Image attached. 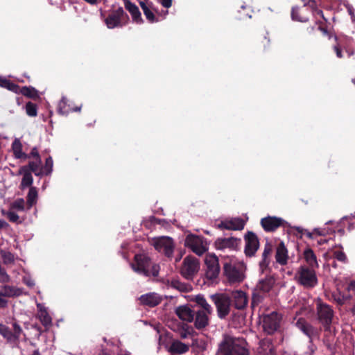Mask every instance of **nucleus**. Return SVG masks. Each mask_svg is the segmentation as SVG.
Returning a JSON list of instances; mask_svg holds the SVG:
<instances>
[{
    "instance_id": "nucleus-22",
    "label": "nucleus",
    "mask_w": 355,
    "mask_h": 355,
    "mask_svg": "<svg viewBox=\"0 0 355 355\" xmlns=\"http://www.w3.org/2000/svg\"><path fill=\"white\" fill-rule=\"evenodd\" d=\"M125 8L130 12L133 22L137 24L144 23L141 12L137 5L132 3L130 0H123Z\"/></svg>"
},
{
    "instance_id": "nucleus-12",
    "label": "nucleus",
    "mask_w": 355,
    "mask_h": 355,
    "mask_svg": "<svg viewBox=\"0 0 355 355\" xmlns=\"http://www.w3.org/2000/svg\"><path fill=\"white\" fill-rule=\"evenodd\" d=\"M153 246L156 250L163 253L166 257L171 259L175 249L173 240L168 236L157 238L153 241Z\"/></svg>"
},
{
    "instance_id": "nucleus-36",
    "label": "nucleus",
    "mask_w": 355,
    "mask_h": 355,
    "mask_svg": "<svg viewBox=\"0 0 355 355\" xmlns=\"http://www.w3.org/2000/svg\"><path fill=\"white\" fill-rule=\"evenodd\" d=\"M0 87L18 94L20 86L5 77L0 76Z\"/></svg>"
},
{
    "instance_id": "nucleus-44",
    "label": "nucleus",
    "mask_w": 355,
    "mask_h": 355,
    "mask_svg": "<svg viewBox=\"0 0 355 355\" xmlns=\"http://www.w3.org/2000/svg\"><path fill=\"white\" fill-rule=\"evenodd\" d=\"M53 161L51 156H49L45 160V164L42 166L43 175H49L53 171Z\"/></svg>"
},
{
    "instance_id": "nucleus-52",
    "label": "nucleus",
    "mask_w": 355,
    "mask_h": 355,
    "mask_svg": "<svg viewBox=\"0 0 355 355\" xmlns=\"http://www.w3.org/2000/svg\"><path fill=\"white\" fill-rule=\"evenodd\" d=\"M29 155L30 158L34 157L36 161L42 162L41 157L40 156L39 151L37 147L33 148Z\"/></svg>"
},
{
    "instance_id": "nucleus-24",
    "label": "nucleus",
    "mask_w": 355,
    "mask_h": 355,
    "mask_svg": "<svg viewBox=\"0 0 355 355\" xmlns=\"http://www.w3.org/2000/svg\"><path fill=\"white\" fill-rule=\"evenodd\" d=\"M195 310L189 306H180L176 309L175 313L182 320L191 322L194 320Z\"/></svg>"
},
{
    "instance_id": "nucleus-27",
    "label": "nucleus",
    "mask_w": 355,
    "mask_h": 355,
    "mask_svg": "<svg viewBox=\"0 0 355 355\" xmlns=\"http://www.w3.org/2000/svg\"><path fill=\"white\" fill-rule=\"evenodd\" d=\"M272 245L269 242H266V243L264 245L263 252L262 253L261 261L259 262V267L262 272H263L264 270L268 268L270 262V257L272 253Z\"/></svg>"
},
{
    "instance_id": "nucleus-53",
    "label": "nucleus",
    "mask_w": 355,
    "mask_h": 355,
    "mask_svg": "<svg viewBox=\"0 0 355 355\" xmlns=\"http://www.w3.org/2000/svg\"><path fill=\"white\" fill-rule=\"evenodd\" d=\"M67 104V100L65 98H62V100L59 103V111L62 114H65L68 113V110H65V105Z\"/></svg>"
},
{
    "instance_id": "nucleus-23",
    "label": "nucleus",
    "mask_w": 355,
    "mask_h": 355,
    "mask_svg": "<svg viewBox=\"0 0 355 355\" xmlns=\"http://www.w3.org/2000/svg\"><path fill=\"white\" fill-rule=\"evenodd\" d=\"M139 300L142 305L154 307L162 302V297L157 293H149L141 295Z\"/></svg>"
},
{
    "instance_id": "nucleus-38",
    "label": "nucleus",
    "mask_w": 355,
    "mask_h": 355,
    "mask_svg": "<svg viewBox=\"0 0 355 355\" xmlns=\"http://www.w3.org/2000/svg\"><path fill=\"white\" fill-rule=\"evenodd\" d=\"M194 302L197 304L198 306L202 309L201 311H205V312L209 314H211L213 309L203 295H196L194 298Z\"/></svg>"
},
{
    "instance_id": "nucleus-60",
    "label": "nucleus",
    "mask_w": 355,
    "mask_h": 355,
    "mask_svg": "<svg viewBox=\"0 0 355 355\" xmlns=\"http://www.w3.org/2000/svg\"><path fill=\"white\" fill-rule=\"evenodd\" d=\"M33 329H35V330H37V331H38L39 335H41V334H42V332L44 331V330L42 329V328L40 325H38V324H33Z\"/></svg>"
},
{
    "instance_id": "nucleus-45",
    "label": "nucleus",
    "mask_w": 355,
    "mask_h": 355,
    "mask_svg": "<svg viewBox=\"0 0 355 355\" xmlns=\"http://www.w3.org/2000/svg\"><path fill=\"white\" fill-rule=\"evenodd\" d=\"M26 112L29 116H36L37 115V107L35 103L28 101L26 104Z\"/></svg>"
},
{
    "instance_id": "nucleus-42",
    "label": "nucleus",
    "mask_w": 355,
    "mask_h": 355,
    "mask_svg": "<svg viewBox=\"0 0 355 355\" xmlns=\"http://www.w3.org/2000/svg\"><path fill=\"white\" fill-rule=\"evenodd\" d=\"M0 335L7 340L8 342L14 341V334L10 328L5 324H0Z\"/></svg>"
},
{
    "instance_id": "nucleus-6",
    "label": "nucleus",
    "mask_w": 355,
    "mask_h": 355,
    "mask_svg": "<svg viewBox=\"0 0 355 355\" xmlns=\"http://www.w3.org/2000/svg\"><path fill=\"white\" fill-rule=\"evenodd\" d=\"M184 246L198 256L208 250L207 243L204 237L189 233L184 239Z\"/></svg>"
},
{
    "instance_id": "nucleus-48",
    "label": "nucleus",
    "mask_w": 355,
    "mask_h": 355,
    "mask_svg": "<svg viewBox=\"0 0 355 355\" xmlns=\"http://www.w3.org/2000/svg\"><path fill=\"white\" fill-rule=\"evenodd\" d=\"M11 208L18 211H24L25 209V201L23 198H17L11 204Z\"/></svg>"
},
{
    "instance_id": "nucleus-18",
    "label": "nucleus",
    "mask_w": 355,
    "mask_h": 355,
    "mask_svg": "<svg viewBox=\"0 0 355 355\" xmlns=\"http://www.w3.org/2000/svg\"><path fill=\"white\" fill-rule=\"evenodd\" d=\"M245 222L241 218H232L231 219H226L222 220L218 225V227L220 230H242L245 227Z\"/></svg>"
},
{
    "instance_id": "nucleus-4",
    "label": "nucleus",
    "mask_w": 355,
    "mask_h": 355,
    "mask_svg": "<svg viewBox=\"0 0 355 355\" xmlns=\"http://www.w3.org/2000/svg\"><path fill=\"white\" fill-rule=\"evenodd\" d=\"M316 313L318 320L322 324L325 332L331 333V324L334 317V310L331 306L324 303L320 299L316 302Z\"/></svg>"
},
{
    "instance_id": "nucleus-26",
    "label": "nucleus",
    "mask_w": 355,
    "mask_h": 355,
    "mask_svg": "<svg viewBox=\"0 0 355 355\" xmlns=\"http://www.w3.org/2000/svg\"><path fill=\"white\" fill-rule=\"evenodd\" d=\"M209 313L205 311H196L194 315V326L197 329H202L209 324Z\"/></svg>"
},
{
    "instance_id": "nucleus-15",
    "label": "nucleus",
    "mask_w": 355,
    "mask_h": 355,
    "mask_svg": "<svg viewBox=\"0 0 355 355\" xmlns=\"http://www.w3.org/2000/svg\"><path fill=\"white\" fill-rule=\"evenodd\" d=\"M260 224L266 232H273L279 227H286L288 226V223L280 217L268 216L262 218Z\"/></svg>"
},
{
    "instance_id": "nucleus-31",
    "label": "nucleus",
    "mask_w": 355,
    "mask_h": 355,
    "mask_svg": "<svg viewBox=\"0 0 355 355\" xmlns=\"http://www.w3.org/2000/svg\"><path fill=\"white\" fill-rule=\"evenodd\" d=\"M274 284L275 279L272 277H266L259 282L256 286V289L266 295L271 290Z\"/></svg>"
},
{
    "instance_id": "nucleus-30",
    "label": "nucleus",
    "mask_w": 355,
    "mask_h": 355,
    "mask_svg": "<svg viewBox=\"0 0 355 355\" xmlns=\"http://www.w3.org/2000/svg\"><path fill=\"white\" fill-rule=\"evenodd\" d=\"M303 257L309 268L316 269L319 268L317 257L312 249L306 248L303 252Z\"/></svg>"
},
{
    "instance_id": "nucleus-25",
    "label": "nucleus",
    "mask_w": 355,
    "mask_h": 355,
    "mask_svg": "<svg viewBox=\"0 0 355 355\" xmlns=\"http://www.w3.org/2000/svg\"><path fill=\"white\" fill-rule=\"evenodd\" d=\"M275 259L281 266H285L288 263V254L287 248L283 241H281L276 248Z\"/></svg>"
},
{
    "instance_id": "nucleus-56",
    "label": "nucleus",
    "mask_w": 355,
    "mask_h": 355,
    "mask_svg": "<svg viewBox=\"0 0 355 355\" xmlns=\"http://www.w3.org/2000/svg\"><path fill=\"white\" fill-rule=\"evenodd\" d=\"M318 30H320L323 33V35H327L329 39L331 38V34L329 33V31L327 30V28L326 26H323L322 25H320L318 27Z\"/></svg>"
},
{
    "instance_id": "nucleus-17",
    "label": "nucleus",
    "mask_w": 355,
    "mask_h": 355,
    "mask_svg": "<svg viewBox=\"0 0 355 355\" xmlns=\"http://www.w3.org/2000/svg\"><path fill=\"white\" fill-rule=\"evenodd\" d=\"M241 242V239L235 237L218 238L214 242V246L218 250H224L225 249L236 250Z\"/></svg>"
},
{
    "instance_id": "nucleus-49",
    "label": "nucleus",
    "mask_w": 355,
    "mask_h": 355,
    "mask_svg": "<svg viewBox=\"0 0 355 355\" xmlns=\"http://www.w3.org/2000/svg\"><path fill=\"white\" fill-rule=\"evenodd\" d=\"M333 257L336 259L338 261L342 263H346L347 261V258L346 254L340 250H335L333 252Z\"/></svg>"
},
{
    "instance_id": "nucleus-29",
    "label": "nucleus",
    "mask_w": 355,
    "mask_h": 355,
    "mask_svg": "<svg viewBox=\"0 0 355 355\" xmlns=\"http://www.w3.org/2000/svg\"><path fill=\"white\" fill-rule=\"evenodd\" d=\"M39 311L37 318L40 320L42 325L46 328V330L51 326L52 320L46 308L43 307L40 304L37 305Z\"/></svg>"
},
{
    "instance_id": "nucleus-55",
    "label": "nucleus",
    "mask_w": 355,
    "mask_h": 355,
    "mask_svg": "<svg viewBox=\"0 0 355 355\" xmlns=\"http://www.w3.org/2000/svg\"><path fill=\"white\" fill-rule=\"evenodd\" d=\"M311 9L313 10V12L314 15L320 16L321 17H322L324 19V20L325 21H327V19L324 18V17L323 15L322 10H320V9L317 8V5L316 4L314 6V8H311Z\"/></svg>"
},
{
    "instance_id": "nucleus-57",
    "label": "nucleus",
    "mask_w": 355,
    "mask_h": 355,
    "mask_svg": "<svg viewBox=\"0 0 355 355\" xmlns=\"http://www.w3.org/2000/svg\"><path fill=\"white\" fill-rule=\"evenodd\" d=\"M304 3V7H306L307 5H309L311 8H314L315 6V0H301Z\"/></svg>"
},
{
    "instance_id": "nucleus-40",
    "label": "nucleus",
    "mask_w": 355,
    "mask_h": 355,
    "mask_svg": "<svg viewBox=\"0 0 355 355\" xmlns=\"http://www.w3.org/2000/svg\"><path fill=\"white\" fill-rule=\"evenodd\" d=\"M293 230H295L298 234H305L309 239H313V234L315 233L318 235H324V233L322 231H321L320 229H314L313 232H310L309 230L303 229L300 227L295 226L293 227Z\"/></svg>"
},
{
    "instance_id": "nucleus-20",
    "label": "nucleus",
    "mask_w": 355,
    "mask_h": 355,
    "mask_svg": "<svg viewBox=\"0 0 355 355\" xmlns=\"http://www.w3.org/2000/svg\"><path fill=\"white\" fill-rule=\"evenodd\" d=\"M232 297V304L235 309L242 310L248 304V296L246 293L241 290L234 291L230 295Z\"/></svg>"
},
{
    "instance_id": "nucleus-62",
    "label": "nucleus",
    "mask_w": 355,
    "mask_h": 355,
    "mask_svg": "<svg viewBox=\"0 0 355 355\" xmlns=\"http://www.w3.org/2000/svg\"><path fill=\"white\" fill-rule=\"evenodd\" d=\"M99 355H111V354L110 353V352L106 349H103L100 353H99Z\"/></svg>"
},
{
    "instance_id": "nucleus-10",
    "label": "nucleus",
    "mask_w": 355,
    "mask_h": 355,
    "mask_svg": "<svg viewBox=\"0 0 355 355\" xmlns=\"http://www.w3.org/2000/svg\"><path fill=\"white\" fill-rule=\"evenodd\" d=\"M282 316L277 312L273 311L263 316L262 328L267 335H273L280 328Z\"/></svg>"
},
{
    "instance_id": "nucleus-59",
    "label": "nucleus",
    "mask_w": 355,
    "mask_h": 355,
    "mask_svg": "<svg viewBox=\"0 0 355 355\" xmlns=\"http://www.w3.org/2000/svg\"><path fill=\"white\" fill-rule=\"evenodd\" d=\"M334 49V51H335V52L336 53L337 57L339 58H343V53H342L341 49L338 45H335Z\"/></svg>"
},
{
    "instance_id": "nucleus-63",
    "label": "nucleus",
    "mask_w": 355,
    "mask_h": 355,
    "mask_svg": "<svg viewBox=\"0 0 355 355\" xmlns=\"http://www.w3.org/2000/svg\"><path fill=\"white\" fill-rule=\"evenodd\" d=\"M84 1L91 5H96L99 2V0H84Z\"/></svg>"
},
{
    "instance_id": "nucleus-21",
    "label": "nucleus",
    "mask_w": 355,
    "mask_h": 355,
    "mask_svg": "<svg viewBox=\"0 0 355 355\" xmlns=\"http://www.w3.org/2000/svg\"><path fill=\"white\" fill-rule=\"evenodd\" d=\"M138 3L143 10V12L149 23H155L158 21L153 12V3L148 0H138Z\"/></svg>"
},
{
    "instance_id": "nucleus-61",
    "label": "nucleus",
    "mask_w": 355,
    "mask_h": 355,
    "mask_svg": "<svg viewBox=\"0 0 355 355\" xmlns=\"http://www.w3.org/2000/svg\"><path fill=\"white\" fill-rule=\"evenodd\" d=\"M8 226V223L4 220L0 219V230L6 228Z\"/></svg>"
},
{
    "instance_id": "nucleus-35",
    "label": "nucleus",
    "mask_w": 355,
    "mask_h": 355,
    "mask_svg": "<svg viewBox=\"0 0 355 355\" xmlns=\"http://www.w3.org/2000/svg\"><path fill=\"white\" fill-rule=\"evenodd\" d=\"M38 193L37 188L31 187L26 196L27 209H30L33 205L37 203Z\"/></svg>"
},
{
    "instance_id": "nucleus-32",
    "label": "nucleus",
    "mask_w": 355,
    "mask_h": 355,
    "mask_svg": "<svg viewBox=\"0 0 355 355\" xmlns=\"http://www.w3.org/2000/svg\"><path fill=\"white\" fill-rule=\"evenodd\" d=\"M19 173L23 175V178L20 184V188L24 189L26 187L30 188L32 187L33 178L32 174L29 173L26 167H21L19 170Z\"/></svg>"
},
{
    "instance_id": "nucleus-9",
    "label": "nucleus",
    "mask_w": 355,
    "mask_h": 355,
    "mask_svg": "<svg viewBox=\"0 0 355 355\" xmlns=\"http://www.w3.org/2000/svg\"><path fill=\"white\" fill-rule=\"evenodd\" d=\"M200 269L199 260L191 256H187L182 262L180 274L183 277L188 280L193 279V277L198 273Z\"/></svg>"
},
{
    "instance_id": "nucleus-54",
    "label": "nucleus",
    "mask_w": 355,
    "mask_h": 355,
    "mask_svg": "<svg viewBox=\"0 0 355 355\" xmlns=\"http://www.w3.org/2000/svg\"><path fill=\"white\" fill-rule=\"evenodd\" d=\"M331 338H332V340L334 339V336L330 335L329 336H327V338H324V345L330 350L333 349V345L331 343L332 340H331Z\"/></svg>"
},
{
    "instance_id": "nucleus-28",
    "label": "nucleus",
    "mask_w": 355,
    "mask_h": 355,
    "mask_svg": "<svg viewBox=\"0 0 355 355\" xmlns=\"http://www.w3.org/2000/svg\"><path fill=\"white\" fill-rule=\"evenodd\" d=\"M291 17L294 21L306 22L309 20V11L304 6L302 8L293 7L291 10Z\"/></svg>"
},
{
    "instance_id": "nucleus-33",
    "label": "nucleus",
    "mask_w": 355,
    "mask_h": 355,
    "mask_svg": "<svg viewBox=\"0 0 355 355\" xmlns=\"http://www.w3.org/2000/svg\"><path fill=\"white\" fill-rule=\"evenodd\" d=\"M19 94L33 100H38L40 98L39 92L35 87L31 86L19 87L17 94Z\"/></svg>"
},
{
    "instance_id": "nucleus-19",
    "label": "nucleus",
    "mask_w": 355,
    "mask_h": 355,
    "mask_svg": "<svg viewBox=\"0 0 355 355\" xmlns=\"http://www.w3.org/2000/svg\"><path fill=\"white\" fill-rule=\"evenodd\" d=\"M257 355H276V349L270 338H264L259 342Z\"/></svg>"
},
{
    "instance_id": "nucleus-11",
    "label": "nucleus",
    "mask_w": 355,
    "mask_h": 355,
    "mask_svg": "<svg viewBox=\"0 0 355 355\" xmlns=\"http://www.w3.org/2000/svg\"><path fill=\"white\" fill-rule=\"evenodd\" d=\"M22 294V288L6 284L0 285V309L8 307L9 298L17 297Z\"/></svg>"
},
{
    "instance_id": "nucleus-34",
    "label": "nucleus",
    "mask_w": 355,
    "mask_h": 355,
    "mask_svg": "<svg viewBox=\"0 0 355 355\" xmlns=\"http://www.w3.org/2000/svg\"><path fill=\"white\" fill-rule=\"evenodd\" d=\"M14 155L17 159H30V155H27L22 152V145L20 141L16 139L12 145Z\"/></svg>"
},
{
    "instance_id": "nucleus-46",
    "label": "nucleus",
    "mask_w": 355,
    "mask_h": 355,
    "mask_svg": "<svg viewBox=\"0 0 355 355\" xmlns=\"http://www.w3.org/2000/svg\"><path fill=\"white\" fill-rule=\"evenodd\" d=\"M171 286L181 292L188 291V285L184 283H182L178 280H173L171 282Z\"/></svg>"
},
{
    "instance_id": "nucleus-41",
    "label": "nucleus",
    "mask_w": 355,
    "mask_h": 355,
    "mask_svg": "<svg viewBox=\"0 0 355 355\" xmlns=\"http://www.w3.org/2000/svg\"><path fill=\"white\" fill-rule=\"evenodd\" d=\"M0 255L5 265L13 264L15 263V255L12 252L0 249Z\"/></svg>"
},
{
    "instance_id": "nucleus-14",
    "label": "nucleus",
    "mask_w": 355,
    "mask_h": 355,
    "mask_svg": "<svg viewBox=\"0 0 355 355\" xmlns=\"http://www.w3.org/2000/svg\"><path fill=\"white\" fill-rule=\"evenodd\" d=\"M205 277L209 280H214L218 278L220 268L218 257L215 254L207 255L205 259Z\"/></svg>"
},
{
    "instance_id": "nucleus-47",
    "label": "nucleus",
    "mask_w": 355,
    "mask_h": 355,
    "mask_svg": "<svg viewBox=\"0 0 355 355\" xmlns=\"http://www.w3.org/2000/svg\"><path fill=\"white\" fill-rule=\"evenodd\" d=\"M2 214L7 216L8 220L12 223H20L21 221L19 220V216L13 212V211H5L3 209L1 211Z\"/></svg>"
},
{
    "instance_id": "nucleus-51",
    "label": "nucleus",
    "mask_w": 355,
    "mask_h": 355,
    "mask_svg": "<svg viewBox=\"0 0 355 355\" xmlns=\"http://www.w3.org/2000/svg\"><path fill=\"white\" fill-rule=\"evenodd\" d=\"M268 33H266V35H263V38L261 41V43L262 44V46H263V49L264 51H266L268 50L270 46V38L268 37Z\"/></svg>"
},
{
    "instance_id": "nucleus-13",
    "label": "nucleus",
    "mask_w": 355,
    "mask_h": 355,
    "mask_svg": "<svg viewBox=\"0 0 355 355\" xmlns=\"http://www.w3.org/2000/svg\"><path fill=\"white\" fill-rule=\"evenodd\" d=\"M295 325L309 338L310 343H312L315 339H319L321 333V328L313 326L303 318H299L297 320Z\"/></svg>"
},
{
    "instance_id": "nucleus-64",
    "label": "nucleus",
    "mask_w": 355,
    "mask_h": 355,
    "mask_svg": "<svg viewBox=\"0 0 355 355\" xmlns=\"http://www.w3.org/2000/svg\"><path fill=\"white\" fill-rule=\"evenodd\" d=\"M349 291H355V281H352L350 282L349 285Z\"/></svg>"
},
{
    "instance_id": "nucleus-43",
    "label": "nucleus",
    "mask_w": 355,
    "mask_h": 355,
    "mask_svg": "<svg viewBox=\"0 0 355 355\" xmlns=\"http://www.w3.org/2000/svg\"><path fill=\"white\" fill-rule=\"evenodd\" d=\"M265 297V294L257 291L255 288L252 296V302H251V306L252 307H254L256 306H258L262 301L263 300Z\"/></svg>"
},
{
    "instance_id": "nucleus-39",
    "label": "nucleus",
    "mask_w": 355,
    "mask_h": 355,
    "mask_svg": "<svg viewBox=\"0 0 355 355\" xmlns=\"http://www.w3.org/2000/svg\"><path fill=\"white\" fill-rule=\"evenodd\" d=\"M41 163L36 160L32 161L29 162L28 165L23 166L22 167H26L29 173H33L36 176H41L43 175L42 168L40 166Z\"/></svg>"
},
{
    "instance_id": "nucleus-1",
    "label": "nucleus",
    "mask_w": 355,
    "mask_h": 355,
    "mask_svg": "<svg viewBox=\"0 0 355 355\" xmlns=\"http://www.w3.org/2000/svg\"><path fill=\"white\" fill-rule=\"evenodd\" d=\"M131 268L137 274L146 277H158L160 270L159 265L153 261L152 259L145 253L135 255Z\"/></svg>"
},
{
    "instance_id": "nucleus-5",
    "label": "nucleus",
    "mask_w": 355,
    "mask_h": 355,
    "mask_svg": "<svg viewBox=\"0 0 355 355\" xmlns=\"http://www.w3.org/2000/svg\"><path fill=\"white\" fill-rule=\"evenodd\" d=\"M211 301L214 303L218 317L220 319H225L230 313L232 297L226 293H215L210 296Z\"/></svg>"
},
{
    "instance_id": "nucleus-37",
    "label": "nucleus",
    "mask_w": 355,
    "mask_h": 355,
    "mask_svg": "<svg viewBox=\"0 0 355 355\" xmlns=\"http://www.w3.org/2000/svg\"><path fill=\"white\" fill-rule=\"evenodd\" d=\"M189 349V346L181 341L175 340L170 347V352L178 354H184Z\"/></svg>"
},
{
    "instance_id": "nucleus-16",
    "label": "nucleus",
    "mask_w": 355,
    "mask_h": 355,
    "mask_svg": "<svg viewBox=\"0 0 355 355\" xmlns=\"http://www.w3.org/2000/svg\"><path fill=\"white\" fill-rule=\"evenodd\" d=\"M244 240L245 243L244 252L248 257L255 255L259 248V240L258 236L252 231H248L245 236Z\"/></svg>"
},
{
    "instance_id": "nucleus-58",
    "label": "nucleus",
    "mask_w": 355,
    "mask_h": 355,
    "mask_svg": "<svg viewBox=\"0 0 355 355\" xmlns=\"http://www.w3.org/2000/svg\"><path fill=\"white\" fill-rule=\"evenodd\" d=\"M159 3L166 8H169L172 6V0H160Z\"/></svg>"
},
{
    "instance_id": "nucleus-3",
    "label": "nucleus",
    "mask_w": 355,
    "mask_h": 355,
    "mask_svg": "<svg viewBox=\"0 0 355 355\" xmlns=\"http://www.w3.org/2000/svg\"><path fill=\"white\" fill-rule=\"evenodd\" d=\"M245 266L242 263H232L225 262L223 264V275L231 285L242 282L245 276Z\"/></svg>"
},
{
    "instance_id": "nucleus-8",
    "label": "nucleus",
    "mask_w": 355,
    "mask_h": 355,
    "mask_svg": "<svg viewBox=\"0 0 355 355\" xmlns=\"http://www.w3.org/2000/svg\"><path fill=\"white\" fill-rule=\"evenodd\" d=\"M129 21L128 14L123 10L122 7L112 10L105 19V23L108 28H114L123 27L126 25Z\"/></svg>"
},
{
    "instance_id": "nucleus-2",
    "label": "nucleus",
    "mask_w": 355,
    "mask_h": 355,
    "mask_svg": "<svg viewBox=\"0 0 355 355\" xmlns=\"http://www.w3.org/2000/svg\"><path fill=\"white\" fill-rule=\"evenodd\" d=\"M244 339L225 336L219 345L218 352L220 355H249Z\"/></svg>"
},
{
    "instance_id": "nucleus-7",
    "label": "nucleus",
    "mask_w": 355,
    "mask_h": 355,
    "mask_svg": "<svg viewBox=\"0 0 355 355\" xmlns=\"http://www.w3.org/2000/svg\"><path fill=\"white\" fill-rule=\"evenodd\" d=\"M297 282L304 287L313 288L318 284L315 269L309 268L306 266H301L297 272Z\"/></svg>"
},
{
    "instance_id": "nucleus-50",
    "label": "nucleus",
    "mask_w": 355,
    "mask_h": 355,
    "mask_svg": "<svg viewBox=\"0 0 355 355\" xmlns=\"http://www.w3.org/2000/svg\"><path fill=\"white\" fill-rule=\"evenodd\" d=\"M13 330L12 334H14V340H18L22 333V329L17 322H14L12 324Z\"/></svg>"
}]
</instances>
